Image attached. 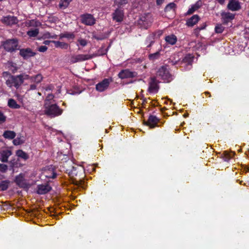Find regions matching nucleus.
Listing matches in <instances>:
<instances>
[{
	"label": "nucleus",
	"mask_w": 249,
	"mask_h": 249,
	"mask_svg": "<svg viewBox=\"0 0 249 249\" xmlns=\"http://www.w3.org/2000/svg\"><path fill=\"white\" fill-rule=\"evenodd\" d=\"M3 77H7L5 83L9 88L15 87L18 89L24 82V75L22 74L13 75L8 71L2 72Z\"/></svg>",
	"instance_id": "1"
},
{
	"label": "nucleus",
	"mask_w": 249,
	"mask_h": 249,
	"mask_svg": "<svg viewBox=\"0 0 249 249\" xmlns=\"http://www.w3.org/2000/svg\"><path fill=\"white\" fill-rule=\"evenodd\" d=\"M45 114L51 118H54L61 115L63 109L60 108L56 104L46 102L44 104Z\"/></svg>",
	"instance_id": "2"
},
{
	"label": "nucleus",
	"mask_w": 249,
	"mask_h": 249,
	"mask_svg": "<svg viewBox=\"0 0 249 249\" xmlns=\"http://www.w3.org/2000/svg\"><path fill=\"white\" fill-rule=\"evenodd\" d=\"M157 77L160 78L167 83L170 82L173 79V76L170 73L168 66L167 65H163L158 69L156 72Z\"/></svg>",
	"instance_id": "3"
},
{
	"label": "nucleus",
	"mask_w": 249,
	"mask_h": 249,
	"mask_svg": "<svg viewBox=\"0 0 249 249\" xmlns=\"http://www.w3.org/2000/svg\"><path fill=\"white\" fill-rule=\"evenodd\" d=\"M3 47L4 50L8 52H15L16 50H19L18 41L17 38L7 39L3 42Z\"/></svg>",
	"instance_id": "4"
},
{
	"label": "nucleus",
	"mask_w": 249,
	"mask_h": 249,
	"mask_svg": "<svg viewBox=\"0 0 249 249\" xmlns=\"http://www.w3.org/2000/svg\"><path fill=\"white\" fill-rule=\"evenodd\" d=\"M152 21L149 14L142 15L139 20L138 24L141 28L147 29L151 26Z\"/></svg>",
	"instance_id": "5"
},
{
	"label": "nucleus",
	"mask_w": 249,
	"mask_h": 249,
	"mask_svg": "<svg viewBox=\"0 0 249 249\" xmlns=\"http://www.w3.org/2000/svg\"><path fill=\"white\" fill-rule=\"evenodd\" d=\"M236 14L229 12L222 11L220 13L221 20L224 25H228L229 22H231L235 18Z\"/></svg>",
	"instance_id": "6"
},
{
	"label": "nucleus",
	"mask_w": 249,
	"mask_h": 249,
	"mask_svg": "<svg viewBox=\"0 0 249 249\" xmlns=\"http://www.w3.org/2000/svg\"><path fill=\"white\" fill-rule=\"evenodd\" d=\"M81 22L88 26H92L96 23L93 16L90 14H84L80 16Z\"/></svg>",
	"instance_id": "7"
},
{
	"label": "nucleus",
	"mask_w": 249,
	"mask_h": 249,
	"mask_svg": "<svg viewBox=\"0 0 249 249\" xmlns=\"http://www.w3.org/2000/svg\"><path fill=\"white\" fill-rule=\"evenodd\" d=\"M138 73L136 71H132L129 69L121 70L118 74V76L121 79L132 78L137 76Z\"/></svg>",
	"instance_id": "8"
},
{
	"label": "nucleus",
	"mask_w": 249,
	"mask_h": 249,
	"mask_svg": "<svg viewBox=\"0 0 249 249\" xmlns=\"http://www.w3.org/2000/svg\"><path fill=\"white\" fill-rule=\"evenodd\" d=\"M159 83V82L157 80L156 77H150L148 91L150 93H157L160 88L158 85Z\"/></svg>",
	"instance_id": "9"
},
{
	"label": "nucleus",
	"mask_w": 249,
	"mask_h": 249,
	"mask_svg": "<svg viewBox=\"0 0 249 249\" xmlns=\"http://www.w3.org/2000/svg\"><path fill=\"white\" fill-rule=\"evenodd\" d=\"M111 81V79H104L96 85V89L99 92L104 91L108 88Z\"/></svg>",
	"instance_id": "10"
},
{
	"label": "nucleus",
	"mask_w": 249,
	"mask_h": 249,
	"mask_svg": "<svg viewBox=\"0 0 249 249\" xmlns=\"http://www.w3.org/2000/svg\"><path fill=\"white\" fill-rule=\"evenodd\" d=\"M14 182L21 188H26L28 186L25 179V176L22 173H20L15 177Z\"/></svg>",
	"instance_id": "11"
},
{
	"label": "nucleus",
	"mask_w": 249,
	"mask_h": 249,
	"mask_svg": "<svg viewBox=\"0 0 249 249\" xmlns=\"http://www.w3.org/2000/svg\"><path fill=\"white\" fill-rule=\"evenodd\" d=\"M73 163L71 162V167L70 169H67L66 172L71 178L77 176L79 172H82L84 169L82 166L78 165L73 166Z\"/></svg>",
	"instance_id": "12"
},
{
	"label": "nucleus",
	"mask_w": 249,
	"mask_h": 249,
	"mask_svg": "<svg viewBox=\"0 0 249 249\" xmlns=\"http://www.w3.org/2000/svg\"><path fill=\"white\" fill-rule=\"evenodd\" d=\"M19 55L23 57L24 59H27L30 57L34 56L36 55V53L33 52L31 49L29 48L25 49H19Z\"/></svg>",
	"instance_id": "13"
},
{
	"label": "nucleus",
	"mask_w": 249,
	"mask_h": 249,
	"mask_svg": "<svg viewBox=\"0 0 249 249\" xmlns=\"http://www.w3.org/2000/svg\"><path fill=\"white\" fill-rule=\"evenodd\" d=\"M227 8L231 11H237L241 9V6L238 0H229Z\"/></svg>",
	"instance_id": "14"
},
{
	"label": "nucleus",
	"mask_w": 249,
	"mask_h": 249,
	"mask_svg": "<svg viewBox=\"0 0 249 249\" xmlns=\"http://www.w3.org/2000/svg\"><path fill=\"white\" fill-rule=\"evenodd\" d=\"M124 17V10L120 8L116 9L112 14V19L117 22H122Z\"/></svg>",
	"instance_id": "15"
},
{
	"label": "nucleus",
	"mask_w": 249,
	"mask_h": 249,
	"mask_svg": "<svg viewBox=\"0 0 249 249\" xmlns=\"http://www.w3.org/2000/svg\"><path fill=\"white\" fill-rule=\"evenodd\" d=\"M159 121V119L156 116L150 115L149 116L148 121L147 122H144V124L148 126L150 128H154L158 125Z\"/></svg>",
	"instance_id": "16"
},
{
	"label": "nucleus",
	"mask_w": 249,
	"mask_h": 249,
	"mask_svg": "<svg viewBox=\"0 0 249 249\" xmlns=\"http://www.w3.org/2000/svg\"><path fill=\"white\" fill-rule=\"evenodd\" d=\"M92 58L88 54H78L71 57V61L73 63L90 59Z\"/></svg>",
	"instance_id": "17"
},
{
	"label": "nucleus",
	"mask_w": 249,
	"mask_h": 249,
	"mask_svg": "<svg viewBox=\"0 0 249 249\" xmlns=\"http://www.w3.org/2000/svg\"><path fill=\"white\" fill-rule=\"evenodd\" d=\"M52 189V187L48 184H41L37 186V193L39 195H44L48 193Z\"/></svg>",
	"instance_id": "18"
},
{
	"label": "nucleus",
	"mask_w": 249,
	"mask_h": 249,
	"mask_svg": "<svg viewBox=\"0 0 249 249\" xmlns=\"http://www.w3.org/2000/svg\"><path fill=\"white\" fill-rule=\"evenodd\" d=\"M194 59V56L190 54H186L182 61V63H184L187 67V70H190L192 68V63Z\"/></svg>",
	"instance_id": "19"
},
{
	"label": "nucleus",
	"mask_w": 249,
	"mask_h": 249,
	"mask_svg": "<svg viewBox=\"0 0 249 249\" xmlns=\"http://www.w3.org/2000/svg\"><path fill=\"white\" fill-rule=\"evenodd\" d=\"M200 18L197 15H193L186 20V25L188 27H193L199 20Z\"/></svg>",
	"instance_id": "20"
},
{
	"label": "nucleus",
	"mask_w": 249,
	"mask_h": 249,
	"mask_svg": "<svg viewBox=\"0 0 249 249\" xmlns=\"http://www.w3.org/2000/svg\"><path fill=\"white\" fill-rule=\"evenodd\" d=\"M12 155V152L10 150H4L0 152V160L3 162L8 161V158Z\"/></svg>",
	"instance_id": "21"
},
{
	"label": "nucleus",
	"mask_w": 249,
	"mask_h": 249,
	"mask_svg": "<svg viewBox=\"0 0 249 249\" xmlns=\"http://www.w3.org/2000/svg\"><path fill=\"white\" fill-rule=\"evenodd\" d=\"M162 34V31L159 30L156 33H153L152 35L148 36L147 38V39L150 41V44L147 45V47L149 48L151 46V45L154 43V41L152 40L151 39H153L154 37H160V36Z\"/></svg>",
	"instance_id": "22"
},
{
	"label": "nucleus",
	"mask_w": 249,
	"mask_h": 249,
	"mask_svg": "<svg viewBox=\"0 0 249 249\" xmlns=\"http://www.w3.org/2000/svg\"><path fill=\"white\" fill-rule=\"evenodd\" d=\"M4 21L9 25H13L18 23V20L17 17L14 16H8L4 17Z\"/></svg>",
	"instance_id": "23"
},
{
	"label": "nucleus",
	"mask_w": 249,
	"mask_h": 249,
	"mask_svg": "<svg viewBox=\"0 0 249 249\" xmlns=\"http://www.w3.org/2000/svg\"><path fill=\"white\" fill-rule=\"evenodd\" d=\"M165 40L168 44L173 45L176 43L177 37L175 35L172 34L166 36Z\"/></svg>",
	"instance_id": "24"
},
{
	"label": "nucleus",
	"mask_w": 249,
	"mask_h": 249,
	"mask_svg": "<svg viewBox=\"0 0 249 249\" xmlns=\"http://www.w3.org/2000/svg\"><path fill=\"white\" fill-rule=\"evenodd\" d=\"M10 182L8 179L1 181L0 182V191H6L10 185Z\"/></svg>",
	"instance_id": "25"
},
{
	"label": "nucleus",
	"mask_w": 249,
	"mask_h": 249,
	"mask_svg": "<svg viewBox=\"0 0 249 249\" xmlns=\"http://www.w3.org/2000/svg\"><path fill=\"white\" fill-rule=\"evenodd\" d=\"M177 8V5L174 2H170L165 7L164 11L165 13L172 12L175 13Z\"/></svg>",
	"instance_id": "26"
},
{
	"label": "nucleus",
	"mask_w": 249,
	"mask_h": 249,
	"mask_svg": "<svg viewBox=\"0 0 249 249\" xmlns=\"http://www.w3.org/2000/svg\"><path fill=\"white\" fill-rule=\"evenodd\" d=\"M52 43H54L55 47L57 48H59L62 49H67L69 47L68 43L59 41L52 40Z\"/></svg>",
	"instance_id": "27"
},
{
	"label": "nucleus",
	"mask_w": 249,
	"mask_h": 249,
	"mask_svg": "<svg viewBox=\"0 0 249 249\" xmlns=\"http://www.w3.org/2000/svg\"><path fill=\"white\" fill-rule=\"evenodd\" d=\"M16 134L13 131L6 130L3 134V136L4 138L12 140L16 137Z\"/></svg>",
	"instance_id": "28"
},
{
	"label": "nucleus",
	"mask_w": 249,
	"mask_h": 249,
	"mask_svg": "<svg viewBox=\"0 0 249 249\" xmlns=\"http://www.w3.org/2000/svg\"><path fill=\"white\" fill-rule=\"evenodd\" d=\"M16 155L24 160H26L29 158V155L21 149L18 150L16 151Z\"/></svg>",
	"instance_id": "29"
},
{
	"label": "nucleus",
	"mask_w": 249,
	"mask_h": 249,
	"mask_svg": "<svg viewBox=\"0 0 249 249\" xmlns=\"http://www.w3.org/2000/svg\"><path fill=\"white\" fill-rule=\"evenodd\" d=\"M43 77L42 74L39 73L34 76H32L31 81L37 84L40 83L43 80Z\"/></svg>",
	"instance_id": "30"
},
{
	"label": "nucleus",
	"mask_w": 249,
	"mask_h": 249,
	"mask_svg": "<svg viewBox=\"0 0 249 249\" xmlns=\"http://www.w3.org/2000/svg\"><path fill=\"white\" fill-rule=\"evenodd\" d=\"M8 106L11 108L18 109L20 106L17 104V102L13 99H10L8 102Z\"/></svg>",
	"instance_id": "31"
},
{
	"label": "nucleus",
	"mask_w": 249,
	"mask_h": 249,
	"mask_svg": "<svg viewBox=\"0 0 249 249\" xmlns=\"http://www.w3.org/2000/svg\"><path fill=\"white\" fill-rule=\"evenodd\" d=\"M7 66L9 70H10L13 73H15L18 71V67H17V64L15 63L12 61H8L7 62Z\"/></svg>",
	"instance_id": "32"
},
{
	"label": "nucleus",
	"mask_w": 249,
	"mask_h": 249,
	"mask_svg": "<svg viewBox=\"0 0 249 249\" xmlns=\"http://www.w3.org/2000/svg\"><path fill=\"white\" fill-rule=\"evenodd\" d=\"M72 0H60L59 3V7L62 9L67 8Z\"/></svg>",
	"instance_id": "33"
},
{
	"label": "nucleus",
	"mask_w": 249,
	"mask_h": 249,
	"mask_svg": "<svg viewBox=\"0 0 249 249\" xmlns=\"http://www.w3.org/2000/svg\"><path fill=\"white\" fill-rule=\"evenodd\" d=\"M59 36L60 38H67L68 39H73L75 37V35L73 33L66 32L60 34Z\"/></svg>",
	"instance_id": "34"
},
{
	"label": "nucleus",
	"mask_w": 249,
	"mask_h": 249,
	"mask_svg": "<svg viewBox=\"0 0 249 249\" xmlns=\"http://www.w3.org/2000/svg\"><path fill=\"white\" fill-rule=\"evenodd\" d=\"M39 34V29L36 28L31 29L27 32V34L30 37H36Z\"/></svg>",
	"instance_id": "35"
},
{
	"label": "nucleus",
	"mask_w": 249,
	"mask_h": 249,
	"mask_svg": "<svg viewBox=\"0 0 249 249\" xmlns=\"http://www.w3.org/2000/svg\"><path fill=\"white\" fill-rule=\"evenodd\" d=\"M45 176L48 178H55L57 176V174L53 171H48L44 173Z\"/></svg>",
	"instance_id": "36"
},
{
	"label": "nucleus",
	"mask_w": 249,
	"mask_h": 249,
	"mask_svg": "<svg viewBox=\"0 0 249 249\" xmlns=\"http://www.w3.org/2000/svg\"><path fill=\"white\" fill-rule=\"evenodd\" d=\"M128 2L127 0H115L114 4L118 7V8L121 9L124 5L127 4Z\"/></svg>",
	"instance_id": "37"
},
{
	"label": "nucleus",
	"mask_w": 249,
	"mask_h": 249,
	"mask_svg": "<svg viewBox=\"0 0 249 249\" xmlns=\"http://www.w3.org/2000/svg\"><path fill=\"white\" fill-rule=\"evenodd\" d=\"M234 153H229L227 151H224L223 153V160L225 161H229L232 158Z\"/></svg>",
	"instance_id": "38"
},
{
	"label": "nucleus",
	"mask_w": 249,
	"mask_h": 249,
	"mask_svg": "<svg viewBox=\"0 0 249 249\" xmlns=\"http://www.w3.org/2000/svg\"><path fill=\"white\" fill-rule=\"evenodd\" d=\"M160 52H157L154 53H151L149 55V59L151 60L154 61L158 59L160 57Z\"/></svg>",
	"instance_id": "39"
},
{
	"label": "nucleus",
	"mask_w": 249,
	"mask_h": 249,
	"mask_svg": "<svg viewBox=\"0 0 249 249\" xmlns=\"http://www.w3.org/2000/svg\"><path fill=\"white\" fill-rule=\"evenodd\" d=\"M13 142L15 145H18L23 143L24 142V141L22 138L19 137L14 139Z\"/></svg>",
	"instance_id": "40"
},
{
	"label": "nucleus",
	"mask_w": 249,
	"mask_h": 249,
	"mask_svg": "<svg viewBox=\"0 0 249 249\" xmlns=\"http://www.w3.org/2000/svg\"><path fill=\"white\" fill-rule=\"evenodd\" d=\"M214 30H215V32L216 33L220 34L223 32V31L224 30V27L221 24H217L215 27Z\"/></svg>",
	"instance_id": "41"
},
{
	"label": "nucleus",
	"mask_w": 249,
	"mask_h": 249,
	"mask_svg": "<svg viewBox=\"0 0 249 249\" xmlns=\"http://www.w3.org/2000/svg\"><path fill=\"white\" fill-rule=\"evenodd\" d=\"M8 170V166L5 164L0 163V172L5 173Z\"/></svg>",
	"instance_id": "42"
},
{
	"label": "nucleus",
	"mask_w": 249,
	"mask_h": 249,
	"mask_svg": "<svg viewBox=\"0 0 249 249\" xmlns=\"http://www.w3.org/2000/svg\"><path fill=\"white\" fill-rule=\"evenodd\" d=\"M93 38L97 40H102L106 39L107 37L105 35L103 34H101L99 35H94L93 36Z\"/></svg>",
	"instance_id": "43"
},
{
	"label": "nucleus",
	"mask_w": 249,
	"mask_h": 249,
	"mask_svg": "<svg viewBox=\"0 0 249 249\" xmlns=\"http://www.w3.org/2000/svg\"><path fill=\"white\" fill-rule=\"evenodd\" d=\"M6 117L4 115L3 112L0 110V124L5 122Z\"/></svg>",
	"instance_id": "44"
},
{
	"label": "nucleus",
	"mask_w": 249,
	"mask_h": 249,
	"mask_svg": "<svg viewBox=\"0 0 249 249\" xmlns=\"http://www.w3.org/2000/svg\"><path fill=\"white\" fill-rule=\"evenodd\" d=\"M206 26V23H203L202 24L200 25L199 26H198L195 29V32H198L204 29L205 28Z\"/></svg>",
	"instance_id": "45"
},
{
	"label": "nucleus",
	"mask_w": 249,
	"mask_h": 249,
	"mask_svg": "<svg viewBox=\"0 0 249 249\" xmlns=\"http://www.w3.org/2000/svg\"><path fill=\"white\" fill-rule=\"evenodd\" d=\"M54 95L53 94H49L46 97L45 103H51V101L53 99Z\"/></svg>",
	"instance_id": "46"
},
{
	"label": "nucleus",
	"mask_w": 249,
	"mask_h": 249,
	"mask_svg": "<svg viewBox=\"0 0 249 249\" xmlns=\"http://www.w3.org/2000/svg\"><path fill=\"white\" fill-rule=\"evenodd\" d=\"M196 11V10L195 7H194V6L192 5L191 7L189 9L188 11L185 14V15L187 16V15H189L192 14Z\"/></svg>",
	"instance_id": "47"
},
{
	"label": "nucleus",
	"mask_w": 249,
	"mask_h": 249,
	"mask_svg": "<svg viewBox=\"0 0 249 249\" xmlns=\"http://www.w3.org/2000/svg\"><path fill=\"white\" fill-rule=\"evenodd\" d=\"M44 36V37L46 38H57L56 35L51 36V34L49 32L45 34Z\"/></svg>",
	"instance_id": "48"
},
{
	"label": "nucleus",
	"mask_w": 249,
	"mask_h": 249,
	"mask_svg": "<svg viewBox=\"0 0 249 249\" xmlns=\"http://www.w3.org/2000/svg\"><path fill=\"white\" fill-rule=\"evenodd\" d=\"M47 49L48 48L46 46H41L38 48V51L40 52L43 53L46 52Z\"/></svg>",
	"instance_id": "49"
},
{
	"label": "nucleus",
	"mask_w": 249,
	"mask_h": 249,
	"mask_svg": "<svg viewBox=\"0 0 249 249\" xmlns=\"http://www.w3.org/2000/svg\"><path fill=\"white\" fill-rule=\"evenodd\" d=\"M196 10H198L201 6V2L200 1H197L195 4L193 5Z\"/></svg>",
	"instance_id": "50"
},
{
	"label": "nucleus",
	"mask_w": 249,
	"mask_h": 249,
	"mask_svg": "<svg viewBox=\"0 0 249 249\" xmlns=\"http://www.w3.org/2000/svg\"><path fill=\"white\" fill-rule=\"evenodd\" d=\"M196 10H198L201 6V2L200 1H197L195 4L193 5Z\"/></svg>",
	"instance_id": "51"
},
{
	"label": "nucleus",
	"mask_w": 249,
	"mask_h": 249,
	"mask_svg": "<svg viewBox=\"0 0 249 249\" xmlns=\"http://www.w3.org/2000/svg\"><path fill=\"white\" fill-rule=\"evenodd\" d=\"M78 42H79V44L82 46H85L87 44V42L86 40H85L84 39H79Z\"/></svg>",
	"instance_id": "52"
},
{
	"label": "nucleus",
	"mask_w": 249,
	"mask_h": 249,
	"mask_svg": "<svg viewBox=\"0 0 249 249\" xmlns=\"http://www.w3.org/2000/svg\"><path fill=\"white\" fill-rule=\"evenodd\" d=\"M36 84H31L30 86L29 90H35L36 89Z\"/></svg>",
	"instance_id": "53"
},
{
	"label": "nucleus",
	"mask_w": 249,
	"mask_h": 249,
	"mask_svg": "<svg viewBox=\"0 0 249 249\" xmlns=\"http://www.w3.org/2000/svg\"><path fill=\"white\" fill-rule=\"evenodd\" d=\"M164 0H156V4L158 6L161 5L164 2Z\"/></svg>",
	"instance_id": "54"
},
{
	"label": "nucleus",
	"mask_w": 249,
	"mask_h": 249,
	"mask_svg": "<svg viewBox=\"0 0 249 249\" xmlns=\"http://www.w3.org/2000/svg\"><path fill=\"white\" fill-rule=\"evenodd\" d=\"M24 75V80L25 79H29L31 81V78L32 77V76H30L29 75Z\"/></svg>",
	"instance_id": "55"
},
{
	"label": "nucleus",
	"mask_w": 249,
	"mask_h": 249,
	"mask_svg": "<svg viewBox=\"0 0 249 249\" xmlns=\"http://www.w3.org/2000/svg\"><path fill=\"white\" fill-rule=\"evenodd\" d=\"M51 42H52V41L51 40H45L43 42V44H44L45 45H48L50 44Z\"/></svg>",
	"instance_id": "56"
},
{
	"label": "nucleus",
	"mask_w": 249,
	"mask_h": 249,
	"mask_svg": "<svg viewBox=\"0 0 249 249\" xmlns=\"http://www.w3.org/2000/svg\"><path fill=\"white\" fill-rule=\"evenodd\" d=\"M74 183L75 185L81 186L82 185V181H76V182H74Z\"/></svg>",
	"instance_id": "57"
},
{
	"label": "nucleus",
	"mask_w": 249,
	"mask_h": 249,
	"mask_svg": "<svg viewBox=\"0 0 249 249\" xmlns=\"http://www.w3.org/2000/svg\"><path fill=\"white\" fill-rule=\"evenodd\" d=\"M52 89H53V86L51 85H49L46 87V90H52Z\"/></svg>",
	"instance_id": "58"
},
{
	"label": "nucleus",
	"mask_w": 249,
	"mask_h": 249,
	"mask_svg": "<svg viewBox=\"0 0 249 249\" xmlns=\"http://www.w3.org/2000/svg\"><path fill=\"white\" fill-rule=\"evenodd\" d=\"M219 3L222 5L225 3L226 0H216Z\"/></svg>",
	"instance_id": "59"
},
{
	"label": "nucleus",
	"mask_w": 249,
	"mask_h": 249,
	"mask_svg": "<svg viewBox=\"0 0 249 249\" xmlns=\"http://www.w3.org/2000/svg\"><path fill=\"white\" fill-rule=\"evenodd\" d=\"M35 22V20H31V21H30V22H31H31ZM37 23H38V22H37V21H35L36 26H37Z\"/></svg>",
	"instance_id": "60"
},
{
	"label": "nucleus",
	"mask_w": 249,
	"mask_h": 249,
	"mask_svg": "<svg viewBox=\"0 0 249 249\" xmlns=\"http://www.w3.org/2000/svg\"><path fill=\"white\" fill-rule=\"evenodd\" d=\"M205 94L206 95H207V94H208V95H209V97H210V96H211V94H210V92H205Z\"/></svg>",
	"instance_id": "61"
},
{
	"label": "nucleus",
	"mask_w": 249,
	"mask_h": 249,
	"mask_svg": "<svg viewBox=\"0 0 249 249\" xmlns=\"http://www.w3.org/2000/svg\"><path fill=\"white\" fill-rule=\"evenodd\" d=\"M108 48H109V47H108V48L106 49V53H105V54H106L107 53V52Z\"/></svg>",
	"instance_id": "62"
},
{
	"label": "nucleus",
	"mask_w": 249,
	"mask_h": 249,
	"mask_svg": "<svg viewBox=\"0 0 249 249\" xmlns=\"http://www.w3.org/2000/svg\"><path fill=\"white\" fill-rule=\"evenodd\" d=\"M63 106H65V105H66V103H63Z\"/></svg>",
	"instance_id": "63"
},
{
	"label": "nucleus",
	"mask_w": 249,
	"mask_h": 249,
	"mask_svg": "<svg viewBox=\"0 0 249 249\" xmlns=\"http://www.w3.org/2000/svg\"><path fill=\"white\" fill-rule=\"evenodd\" d=\"M38 94L41 95V93L40 92H38Z\"/></svg>",
	"instance_id": "64"
}]
</instances>
